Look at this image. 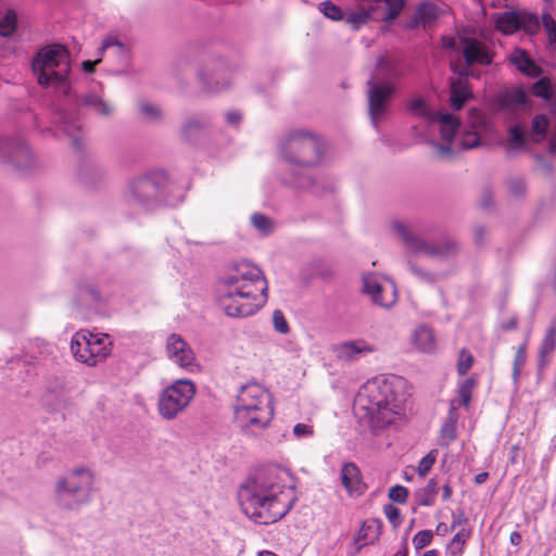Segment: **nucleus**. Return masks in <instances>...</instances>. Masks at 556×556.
<instances>
[{
  "instance_id": "obj_23",
  "label": "nucleus",
  "mask_w": 556,
  "mask_h": 556,
  "mask_svg": "<svg viewBox=\"0 0 556 556\" xmlns=\"http://www.w3.org/2000/svg\"><path fill=\"white\" fill-rule=\"evenodd\" d=\"M497 30L504 35H511L520 29L519 12L505 11L493 15Z\"/></svg>"
},
{
  "instance_id": "obj_49",
  "label": "nucleus",
  "mask_w": 556,
  "mask_h": 556,
  "mask_svg": "<svg viewBox=\"0 0 556 556\" xmlns=\"http://www.w3.org/2000/svg\"><path fill=\"white\" fill-rule=\"evenodd\" d=\"M479 141L480 139L477 132H466L458 142V146L464 150H468L479 146Z\"/></svg>"
},
{
  "instance_id": "obj_50",
  "label": "nucleus",
  "mask_w": 556,
  "mask_h": 556,
  "mask_svg": "<svg viewBox=\"0 0 556 556\" xmlns=\"http://www.w3.org/2000/svg\"><path fill=\"white\" fill-rule=\"evenodd\" d=\"M84 104L88 105V106H92L96 110L98 109L99 105H102L103 106V111H102L103 115H109L112 112V110L109 106V104L105 103L104 101H102L100 98H98L96 96H88V97H86L84 99Z\"/></svg>"
},
{
  "instance_id": "obj_33",
  "label": "nucleus",
  "mask_w": 556,
  "mask_h": 556,
  "mask_svg": "<svg viewBox=\"0 0 556 556\" xmlns=\"http://www.w3.org/2000/svg\"><path fill=\"white\" fill-rule=\"evenodd\" d=\"M371 20L370 8L367 4L365 8L359 9L358 11L352 12L346 16V23L352 25L354 28H358L362 25L367 24Z\"/></svg>"
},
{
  "instance_id": "obj_37",
  "label": "nucleus",
  "mask_w": 556,
  "mask_h": 556,
  "mask_svg": "<svg viewBox=\"0 0 556 556\" xmlns=\"http://www.w3.org/2000/svg\"><path fill=\"white\" fill-rule=\"evenodd\" d=\"M469 538V532L466 530L458 531L450 543V553L452 556H460L464 552V546Z\"/></svg>"
},
{
  "instance_id": "obj_26",
  "label": "nucleus",
  "mask_w": 556,
  "mask_h": 556,
  "mask_svg": "<svg viewBox=\"0 0 556 556\" xmlns=\"http://www.w3.org/2000/svg\"><path fill=\"white\" fill-rule=\"evenodd\" d=\"M438 122L442 139L451 143L460 125L458 118L452 114H441Z\"/></svg>"
},
{
  "instance_id": "obj_17",
  "label": "nucleus",
  "mask_w": 556,
  "mask_h": 556,
  "mask_svg": "<svg viewBox=\"0 0 556 556\" xmlns=\"http://www.w3.org/2000/svg\"><path fill=\"white\" fill-rule=\"evenodd\" d=\"M341 483L350 496L365 493L367 485L363 481L361 469L354 463H345L341 468Z\"/></svg>"
},
{
  "instance_id": "obj_14",
  "label": "nucleus",
  "mask_w": 556,
  "mask_h": 556,
  "mask_svg": "<svg viewBox=\"0 0 556 556\" xmlns=\"http://www.w3.org/2000/svg\"><path fill=\"white\" fill-rule=\"evenodd\" d=\"M460 45L463 47V56L468 66L479 64V65H490L493 62V55L490 53L485 43L480 41L477 38L472 37H462Z\"/></svg>"
},
{
  "instance_id": "obj_27",
  "label": "nucleus",
  "mask_w": 556,
  "mask_h": 556,
  "mask_svg": "<svg viewBox=\"0 0 556 556\" xmlns=\"http://www.w3.org/2000/svg\"><path fill=\"white\" fill-rule=\"evenodd\" d=\"M527 349H528V341H525L517 348L515 356H514L511 378L516 384L519 382L521 371L527 364V358H528Z\"/></svg>"
},
{
  "instance_id": "obj_7",
  "label": "nucleus",
  "mask_w": 556,
  "mask_h": 556,
  "mask_svg": "<svg viewBox=\"0 0 556 556\" xmlns=\"http://www.w3.org/2000/svg\"><path fill=\"white\" fill-rule=\"evenodd\" d=\"M112 343L108 334L92 333L87 330L76 332L71 341V351L75 359L88 366L103 363L111 354Z\"/></svg>"
},
{
  "instance_id": "obj_11",
  "label": "nucleus",
  "mask_w": 556,
  "mask_h": 556,
  "mask_svg": "<svg viewBox=\"0 0 556 556\" xmlns=\"http://www.w3.org/2000/svg\"><path fill=\"white\" fill-rule=\"evenodd\" d=\"M166 354L180 368L192 371L197 366L191 346L179 334L173 333L167 338Z\"/></svg>"
},
{
  "instance_id": "obj_43",
  "label": "nucleus",
  "mask_w": 556,
  "mask_h": 556,
  "mask_svg": "<svg viewBox=\"0 0 556 556\" xmlns=\"http://www.w3.org/2000/svg\"><path fill=\"white\" fill-rule=\"evenodd\" d=\"M383 513H384V516L387 517L388 521L391 523V526L394 529L399 528L402 525L403 517H402L401 510L393 504L384 505Z\"/></svg>"
},
{
  "instance_id": "obj_58",
  "label": "nucleus",
  "mask_w": 556,
  "mask_h": 556,
  "mask_svg": "<svg viewBox=\"0 0 556 556\" xmlns=\"http://www.w3.org/2000/svg\"><path fill=\"white\" fill-rule=\"evenodd\" d=\"M509 541H510L511 545L519 546L522 542L521 534L518 531L511 532L509 535Z\"/></svg>"
},
{
  "instance_id": "obj_18",
  "label": "nucleus",
  "mask_w": 556,
  "mask_h": 556,
  "mask_svg": "<svg viewBox=\"0 0 556 556\" xmlns=\"http://www.w3.org/2000/svg\"><path fill=\"white\" fill-rule=\"evenodd\" d=\"M450 104L451 108L458 111L464 104L472 98V91L467 78V74H460L459 77L451 79L450 83Z\"/></svg>"
},
{
  "instance_id": "obj_60",
  "label": "nucleus",
  "mask_w": 556,
  "mask_h": 556,
  "mask_svg": "<svg viewBox=\"0 0 556 556\" xmlns=\"http://www.w3.org/2000/svg\"><path fill=\"white\" fill-rule=\"evenodd\" d=\"M241 121V115L238 112H229L227 114V122L237 125Z\"/></svg>"
},
{
  "instance_id": "obj_15",
  "label": "nucleus",
  "mask_w": 556,
  "mask_h": 556,
  "mask_svg": "<svg viewBox=\"0 0 556 556\" xmlns=\"http://www.w3.org/2000/svg\"><path fill=\"white\" fill-rule=\"evenodd\" d=\"M376 350V346L365 339L344 341L332 346L336 357L344 362H354L362 355L371 354Z\"/></svg>"
},
{
  "instance_id": "obj_22",
  "label": "nucleus",
  "mask_w": 556,
  "mask_h": 556,
  "mask_svg": "<svg viewBox=\"0 0 556 556\" xmlns=\"http://www.w3.org/2000/svg\"><path fill=\"white\" fill-rule=\"evenodd\" d=\"M382 525L378 519H367L363 522L356 538L358 549L376 543L381 534Z\"/></svg>"
},
{
  "instance_id": "obj_5",
  "label": "nucleus",
  "mask_w": 556,
  "mask_h": 556,
  "mask_svg": "<svg viewBox=\"0 0 556 556\" xmlns=\"http://www.w3.org/2000/svg\"><path fill=\"white\" fill-rule=\"evenodd\" d=\"M33 71L40 86H60L67 80L71 72L70 54L62 45L40 49L34 61Z\"/></svg>"
},
{
  "instance_id": "obj_19",
  "label": "nucleus",
  "mask_w": 556,
  "mask_h": 556,
  "mask_svg": "<svg viewBox=\"0 0 556 556\" xmlns=\"http://www.w3.org/2000/svg\"><path fill=\"white\" fill-rule=\"evenodd\" d=\"M410 344L421 353H432L435 350L433 330L425 325L417 326L410 334Z\"/></svg>"
},
{
  "instance_id": "obj_12",
  "label": "nucleus",
  "mask_w": 556,
  "mask_h": 556,
  "mask_svg": "<svg viewBox=\"0 0 556 556\" xmlns=\"http://www.w3.org/2000/svg\"><path fill=\"white\" fill-rule=\"evenodd\" d=\"M393 227L395 232L405 242L409 251L415 254H424L427 256H443L447 253L448 250L452 249V247H437L432 243L426 242L418 237L412 236L407 227L403 224L395 223Z\"/></svg>"
},
{
  "instance_id": "obj_44",
  "label": "nucleus",
  "mask_w": 556,
  "mask_h": 556,
  "mask_svg": "<svg viewBox=\"0 0 556 556\" xmlns=\"http://www.w3.org/2000/svg\"><path fill=\"white\" fill-rule=\"evenodd\" d=\"M433 540V532L431 530L418 531L413 538V545L415 549L419 551L431 544Z\"/></svg>"
},
{
  "instance_id": "obj_41",
  "label": "nucleus",
  "mask_w": 556,
  "mask_h": 556,
  "mask_svg": "<svg viewBox=\"0 0 556 556\" xmlns=\"http://www.w3.org/2000/svg\"><path fill=\"white\" fill-rule=\"evenodd\" d=\"M319 11L332 21H341L343 18L342 10L331 1H324L319 3Z\"/></svg>"
},
{
  "instance_id": "obj_55",
  "label": "nucleus",
  "mask_w": 556,
  "mask_h": 556,
  "mask_svg": "<svg viewBox=\"0 0 556 556\" xmlns=\"http://www.w3.org/2000/svg\"><path fill=\"white\" fill-rule=\"evenodd\" d=\"M509 190L514 195H519L525 191V184L521 179H516L510 182Z\"/></svg>"
},
{
  "instance_id": "obj_51",
  "label": "nucleus",
  "mask_w": 556,
  "mask_h": 556,
  "mask_svg": "<svg viewBox=\"0 0 556 556\" xmlns=\"http://www.w3.org/2000/svg\"><path fill=\"white\" fill-rule=\"evenodd\" d=\"M84 104L88 105V106H92L96 110L98 109L99 105H102L103 106V111H102L103 115H109L112 112V110L109 106V104L105 103L104 101H102L100 98H98L96 96H88V97H86L84 99Z\"/></svg>"
},
{
  "instance_id": "obj_52",
  "label": "nucleus",
  "mask_w": 556,
  "mask_h": 556,
  "mask_svg": "<svg viewBox=\"0 0 556 556\" xmlns=\"http://www.w3.org/2000/svg\"><path fill=\"white\" fill-rule=\"evenodd\" d=\"M293 433L298 438L312 437L314 434V429L312 426L306 424H296L293 427Z\"/></svg>"
},
{
  "instance_id": "obj_47",
  "label": "nucleus",
  "mask_w": 556,
  "mask_h": 556,
  "mask_svg": "<svg viewBox=\"0 0 556 556\" xmlns=\"http://www.w3.org/2000/svg\"><path fill=\"white\" fill-rule=\"evenodd\" d=\"M532 92L534 96L548 99L551 98V84L547 78H541L536 83H534L532 87Z\"/></svg>"
},
{
  "instance_id": "obj_59",
  "label": "nucleus",
  "mask_w": 556,
  "mask_h": 556,
  "mask_svg": "<svg viewBox=\"0 0 556 556\" xmlns=\"http://www.w3.org/2000/svg\"><path fill=\"white\" fill-rule=\"evenodd\" d=\"M518 326V319L516 317H511L509 320H507L503 326V330L505 331H508V330H514L516 329Z\"/></svg>"
},
{
  "instance_id": "obj_4",
  "label": "nucleus",
  "mask_w": 556,
  "mask_h": 556,
  "mask_svg": "<svg viewBox=\"0 0 556 556\" xmlns=\"http://www.w3.org/2000/svg\"><path fill=\"white\" fill-rule=\"evenodd\" d=\"M235 414L242 427L264 429L274 415L269 393L258 383L243 386L237 396Z\"/></svg>"
},
{
  "instance_id": "obj_16",
  "label": "nucleus",
  "mask_w": 556,
  "mask_h": 556,
  "mask_svg": "<svg viewBox=\"0 0 556 556\" xmlns=\"http://www.w3.org/2000/svg\"><path fill=\"white\" fill-rule=\"evenodd\" d=\"M371 20L390 25L402 13L405 0H368Z\"/></svg>"
},
{
  "instance_id": "obj_35",
  "label": "nucleus",
  "mask_w": 556,
  "mask_h": 556,
  "mask_svg": "<svg viewBox=\"0 0 556 556\" xmlns=\"http://www.w3.org/2000/svg\"><path fill=\"white\" fill-rule=\"evenodd\" d=\"M519 24L520 29L528 34H535L540 28L539 18L533 13L519 12Z\"/></svg>"
},
{
  "instance_id": "obj_46",
  "label": "nucleus",
  "mask_w": 556,
  "mask_h": 556,
  "mask_svg": "<svg viewBox=\"0 0 556 556\" xmlns=\"http://www.w3.org/2000/svg\"><path fill=\"white\" fill-rule=\"evenodd\" d=\"M437 454L438 452L432 450L420 459L417 467V471L420 477H425L430 471L437 460Z\"/></svg>"
},
{
  "instance_id": "obj_28",
  "label": "nucleus",
  "mask_w": 556,
  "mask_h": 556,
  "mask_svg": "<svg viewBox=\"0 0 556 556\" xmlns=\"http://www.w3.org/2000/svg\"><path fill=\"white\" fill-rule=\"evenodd\" d=\"M510 60L520 72L527 73L529 75L538 74V67L523 50L515 51Z\"/></svg>"
},
{
  "instance_id": "obj_34",
  "label": "nucleus",
  "mask_w": 556,
  "mask_h": 556,
  "mask_svg": "<svg viewBox=\"0 0 556 556\" xmlns=\"http://www.w3.org/2000/svg\"><path fill=\"white\" fill-rule=\"evenodd\" d=\"M548 127V122L545 115H535L532 119L531 132L535 142L544 139Z\"/></svg>"
},
{
  "instance_id": "obj_42",
  "label": "nucleus",
  "mask_w": 556,
  "mask_h": 556,
  "mask_svg": "<svg viewBox=\"0 0 556 556\" xmlns=\"http://www.w3.org/2000/svg\"><path fill=\"white\" fill-rule=\"evenodd\" d=\"M407 109L412 114L420 117H428L430 114L426 101L420 97L412 99L407 104Z\"/></svg>"
},
{
  "instance_id": "obj_3",
  "label": "nucleus",
  "mask_w": 556,
  "mask_h": 556,
  "mask_svg": "<svg viewBox=\"0 0 556 556\" xmlns=\"http://www.w3.org/2000/svg\"><path fill=\"white\" fill-rule=\"evenodd\" d=\"M404 381L393 377L391 379L372 378L358 391L355 405L365 410L370 418L382 424H391L400 415L406 401L402 391Z\"/></svg>"
},
{
  "instance_id": "obj_20",
  "label": "nucleus",
  "mask_w": 556,
  "mask_h": 556,
  "mask_svg": "<svg viewBox=\"0 0 556 556\" xmlns=\"http://www.w3.org/2000/svg\"><path fill=\"white\" fill-rule=\"evenodd\" d=\"M526 103L527 94L521 88L505 89L495 98V105L500 110H515Z\"/></svg>"
},
{
  "instance_id": "obj_38",
  "label": "nucleus",
  "mask_w": 556,
  "mask_h": 556,
  "mask_svg": "<svg viewBox=\"0 0 556 556\" xmlns=\"http://www.w3.org/2000/svg\"><path fill=\"white\" fill-rule=\"evenodd\" d=\"M251 223L263 235H268L273 231L271 219L262 213H254L251 216Z\"/></svg>"
},
{
  "instance_id": "obj_21",
  "label": "nucleus",
  "mask_w": 556,
  "mask_h": 556,
  "mask_svg": "<svg viewBox=\"0 0 556 556\" xmlns=\"http://www.w3.org/2000/svg\"><path fill=\"white\" fill-rule=\"evenodd\" d=\"M556 350V317H554L548 326L544 338L539 348V369H544L548 363V356H551Z\"/></svg>"
},
{
  "instance_id": "obj_63",
  "label": "nucleus",
  "mask_w": 556,
  "mask_h": 556,
  "mask_svg": "<svg viewBox=\"0 0 556 556\" xmlns=\"http://www.w3.org/2000/svg\"><path fill=\"white\" fill-rule=\"evenodd\" d=\"M452 493H453V491H452L451 485L448 483L444 484L443 485V495H442L443 501H448L452 496Z\"/></svg>"
},
{
  "instance_id": "obj_39",
  "label": "nucleus",
  "mask_w": 556,
  "mask_h": 556,
  "mask_svg": "<svg viewBox=\"0 0 556 556\" xmlns=\"http://www.w3.org/2000/svg\"><path fill=\"white\" fill-rule=\"evenodd\" d=\"M440 438L445 445H448L456 439V420L448 418L440 429Z\"/></svg>"
},
{
  "instance_id": "obj_61",
  "label": "nucleus",
  "mask_w": 556,
  "mask_h": 556,
  "mask_svg": "<svg viewBox=\"0 0 556 556\" xmlns=\"http://www.w3.org/2000/svg\"><path fill=\"white\" fill-rule=\"evenodd\" d=\"M111 46H118V47H122V43L117 40H114V39H111V38H108L105 39L103 42H102V46H101V51H104L106 50L108 48H110Z\"/></svg>"
},
{
  "instance_id": "obj_36",
  "label": "nucleus",
  "mask_w": 556,
  "mask_h": 556,
  "mask_svg": "<svg viewBox=\"0 0 556 556\" xmlns=\"http://www.w3.org/2000/svg\"><path fill=\"white\" fill-rule=\"evenodd\" d=\"M542 24L547 33L549 46L556 50V21L549 11L543 12Z\"/></svg>"
},
{
  "instance_id": "obj_56",
  "label": "nucleus",
  "mask_w": 556,
  "mask_h": 556,
  "mask_svg": "<svg viewBox=\"0 0 556 556\" xmlns=\"http://www.w3.org/2000/svg\"><path fill=\"white\" fill-rule=\"evenodd\" d=\"M519 451H520V447H519L518 444H515V445H513L509 448V462H510V464H516L518 462Z\"/></svg>"
},
{
  "instance_id": "obj_9",
  "label": "nucleus",
  "mask_w": 556,
  "mask_h": 556,
  "mask_svg": "<svg viewBox=\"0 0 556 556\" xmlns=\"http://www.w3.org/2000/svg\"><path fill=\"white\" fill-rule=\"evenodd\" d=\"M195 394V387L190 380H178L166 388L159 399V413L167 420L174 419L190 403Z\"/></svg>"
},
{
  "instance_id": "obj_57",
  "label": "nucleus",
  "mask_w": 556,
  "mask_h": 556,
  "mask_svg": "<svg viewBox=\"0 0 556 556\" xmlns=\"http://www.w3.org/2000/svg\"><path fill=\"white\" fill-rule=\"evenodd\" d=\"M100 59L98 60H94V61H84L83 62V70L86 72V73H92L96 68V65L98 63H100Z\"/></svg>"
},
{
  "instance_id": "obj_54",
  "label": "nucleus",
  "mask_w": 556,
  "mask_h": 556,
  "mask_svg": "<svg viewBox=\"0 0 556 556\" xmlns=\"http://www.w3.org/2000/svg\"><path fill=\"white\" fill-rule=\"evenodd\" d=\"M435 155L440 159H450L452 156V148L451 146H444L434 143Z\"/></svg>"
},
{
  "instance_id": "obj_13",
  "label": "nucleus",
  "mask_w": 556,
  "mask_h": 556,
  "mask_svg": "<svg viewBox=\"0 0 556 556\" xmlns=\"http://www.w3.org/2000/svg\"><path fill=\"white\" fill-rule=\"evenodd\" d=\"M364 291L381 307H391L396 302L395 288L390 283L382 285L374 276L364 277Z\"/></svg>"
},
{
  "instance_id": "obj_6",
  "label": "nucleus",
  "mask_w": 556,
  "mask_h": 556,
  "mask_svg": "<svg viewBox=\"0 0 556 556\" xmlns=\"http://www.w3.org/2000/svg\"><path fill=\"white\" fill-rule=\"evenodd\" d=\"M94 476L87 468H77L70 471L56 482L55 491L60 506L73 509L89 501Z\"/></svg>"
},
{
  "instance_id": "obj_31",
  "label": "nucleus",
  "mask_w": 556,
  "mask_h": 556,
  "mask_svg": "<svg viewBox=\"0 0 556 556\" xmlns=\"http://www.w3.org/2000/svg\"><path fill=\"white\" fill-rule=\"evenodd\" d=\"M17 27V14L14 10H8L0 21V36L10 37Z\"/></svg>"
},
{
  "instance_id": "obj_62",
  "label": "nucleus",
  "mask_w": 556,
  "mask_h": 556,
  "mask_svg": "<svg viewBox=\"0 0 556 556\" xmlns=\"http://www.w3.org/2000/svg\"><path fill=\"white\" fill-rule=\"evenodd\" d=\"M488 478H489V473L486 471H483V472L476 475L473 481L476 484H482L488 480Z\"/></svg>"
},
{
  "instance_id": "obj_25",
  "label": "nucleus",
  "mask_w": 556,
  "mask_h": 556,
  "mask_svg": "<svg viewBox=\"0 0 556 556\" xmlns=\"http://www.w3.org/2000/svg\"><path fill=\"white\" fill-rule=\"evenodd\" d=\"M438 17V7L432 3H422L417 9L415 16L409 23V28H416L419 25L426 27Z\"/></svg>"
},
{
  "instance_id": "obj_8",
  "label": "nucleus",
  "mask_w": 556,
  "mask_h": 556,
  "mask_svg": "<svg viewBox=\"0 0 556 556\" xmlns=\"http://www.w3.org/2000/svg\"><path fill=\"white\" fill-rule=\"evenodd\" d=\"M286 159L301 166L317 165L321 157V143L319 139L306 130L291 132L283 143Z\"/></svg>"
},
{
  "instance_id": "obj_2",
  "label": "nucleus",
  "mask_w": 556,
  "mask_h": 556,
  "mask_svg": "<svg viewBox=\"0 0 556 556\" xmlns=\"http://www.w3.org/2000/svg\"><path fill=\"white\" fill-rule=\"evenodd\" d=\"M242 511L256 523L270 525L285 517L296 501L294 489L287 486L277 470H262L238 491Z\"/></svg>"
},
{
  "instance_id": "obj_45",
  "label": "nucleus",
  "mask_w": 556,
  "mask_h": 556,
  "mask_svg": "<svg viewBox=\"0 0 556 556\" xmlns=\"http://www.w3.org/2000/svg\"><path fill=\"white\" fill-rule=\"evenodd\" d=\"M408 489L400 484L391 486L388 492L389 498L399 504H405L408 500Z\"/></svg>"
},
{
  "instance_id": "obj_53",
  "label": "nucleus",
  "mask_w": 556,
  "mask_h": 556,
  "mask_svg": "<svg viewBox=\"0 0 556 556\" xmlns=\"http://www.w3.org/2000/svg\"><path fill=\"white\" fill-rule=\"evenodd\" d=\"M140 110H141L142 114L146 115L150 119H156L161 115L159 108L148 104V103L141 104Z\"/></svg>"
},
{
  "instance_id": "obj_1",
  "label": "nucleus",
  "mask_w": 556,
  "mask_h": 556,
  "mask_svg": "<svg viewBox=\"0 0 556 556\" xmlns=\"http://www.w3.org/2000/svg\"><path fill=\"white\" fill-rule=\"evenodd\" d=\"M268 300V281L263 270L249 261L226 267L219 281L218 305L229 317L243 318L258 312Z\"/></svg>"
},
{
  "instance_id": "obj_29",
  "label": "nucleus",
  "mask_w": 556,
  "mask_h": 556,
  "mask_svg": "<svg viewBox=\"0 0 556 556\" xmlns=\"http://www.w3.org/2000/svg\"><path fill=\"white\" fill-rule=\"evenodd\" d=\"M476 386H477V379H475L473 377H469V378L463 380L458 384L457 392H458V395L460 399L462 406H464L466 408L469 407Z\"/></svg>"
},
{
  "instance_id": "obj_24",
  "label": "nucleus",
  "mask_w": 556,
  "mask_h": 556,
  "mask_svg": "<svg viewBox=\"0 0 556 556\" xmlns=\"http://www.w3.org/2000/svg\"><path fill=\"white\" fill-rule=\"evenodd\" d=\"M130 191L136 200L144 202L155 197L156 185L150 178H138L131 184Z\"/></svg>"
},
{
  "instance_id": "obj_64",
  "label": "nucleus",
  "mask_w": 556,
  "mask_h": 556,
  "mask_svg": "<svg viewBox=\"0 0 556 556\" xmlns=\"http://www.w3.org/2000/svg\"><path fill=\"white\" fill-rule=\"evenodd\" d=\"M448 527L444 522H440L435 528V532L439 535H445L448 532Z\"/></svg>"
},
{
  "instance_id": "obj_48",
  "label": "nucleus",
  "mask_w": 556,
  "mask_h": 556,
  "mask_svg": "<svg viewBox=\"0 0 556 556\" xmlns=\"http://www.w3.org/2000/svg\"><path fill=\"white\" fill-rule=\"evenodd\" d=\"M273 323L276 331L279 333H288L290 330L289 324L283 315V313L279 309H276L273 313Z\"/></svg>"
},
{
  "instance_id": "obj_10",
  "label": "nucleus",
  "mask_w": 556,
  "mask_h": 556,
  "mask_svg": "<svg viewBox=\"0 0 556 556\" xmlns=\"http://www.w3.org/2000/svg\"><path fill=\"white\" fill-rule=\"evenodd\" d=\"M395 89L391 84L368 83V112L375 125L387 111V104Z\"/></svg>"
},
{
  "instance_id": "obj_32",
  "label": "nucleus",
  "mask_w": 556,
  "mask_h": 556,
  "mask_svg": "<svg viewBox=\"0 0 556 556\" xmlns=\"http://www.w3.org/2000/svg\"><path fill=\"white\" fill-rule=\"evenodd\" d=\"M475 363V357L472 353L467 350L466 348H463L459 350L458 353V359L456 364V371L459 376H465L468 374V371L471 369L472 365Z\"/></svg>"
},
{
  "instance_id": "obj_40",
  "label": "nucleus",
  "mask_w": 556,
  "mask_h": 556,
  "mask_svg": "<svg viewBox=\"0 0 556 556\" xmlns=\"http://www.w3.org/2000/svg\"><path fill=\"white\" fill-rule=\"evenodd\" d=\"M438 493V483L434 479H430L422 490V497L419 500L421 506H431Z\"/></svg>"
},
{
  "instance_id": "obj_30",
  "label": "nucleus",
  "mask_w": 556,
  "mask_h": 556,
  "mask_svg": "<svg viewBox=\"0 0 556 556\" xmlns=\"http://www.w3.org/2000/svg\"><path fill=\"white\" fill-rule=\"evenodd\" d=\"M508 141L506 144V150H518L526 144V136L525 130L520 125H514L508 129Z\"/></svg>"
}]
</instances>
